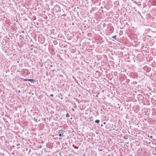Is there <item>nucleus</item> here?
<instances>
[{
    "mask_svg": "<svg viewBox=\"0 0 156 156\" xmlns=\"http://www.w3.org/2000/svg\"><path fill=\"white\" fill-rule=\"evenodd\" d=\"M28 81L32 83H34L35 82V81L34 80L32 79H28Z\"/></svg>",
    "mask_w": 156,
    "mask_h": 156,
    "instance_id": "nucleus-1",
    "label": "nucleus"
},
{
    "mask_svg": "<svg viewBox=\"0 0 156 156\" xmlns=\"http://www.w3.org/2000/svg\"><path fill=\"white\" fill-rule=\"evenodd\" d=\"M116 36H113L112 37V38L114 39H116Z\"/></svg>",
    "mask_w": 156,
    "mask_h": 156,
    "instance_id": "nucleus-2",
    "label": "nucleus"
},
{
    "mask_svg": "<svg viewBox=\"0 0 156 156\" xmlns=\"http://www.w3.org/2000/svg\"><path fill=\"white\" fill-rule=\"evenodd\" d=\"M123 138L125 139L126 140L128 139V136L127 135H126L124 136Z\"/></svg>",
    "mask_w": 156,
    "mask_h": 156,
    "instance_id": "nucleus-3",
    "label": "nucleus"
},
{
    "mask_svg": "<svg viewBox=\"0 0 156 156\" xmlns=\"http://www.w3.org/2000/svg\"><path fill=\"white\" fill-rule=\"evenodd\" d=\"M95 122L96 123H98L99 122V120L97 119L95 120Z\"/></svg>",
    "mask_w": 156,
    "mask_h": 156,
    "instance_id": "nucleus-4",
    "label": "nucleus"
},
{
    "mask_svg": "<svg viewBox=\"0 0 156 156\" xmlns=\"http://www.w3.org/2000/svg\"><path fill=\"white\" fill-rule=\"evenodd\" d=\"M66 116L67 117H69L70 116V115L68 113H67L66 115Z\"/></svg>",
    "mask_w": 156,
    "mask_h": 156,
    "instance_id": "nucleus-5",
    "label": "nucleus"
},
{
    "mask_svg": "<svg viewBox=\"0 0 156 156\" xmlns=\"http://www.w3.org/2000/svg\"><path fill=\"white\" fill-rule=\"evenodd\" d=\"M28 79H23V81H28Z\"/></svg>",
    "mask_w": 156,
    "mask_h": 156,
    "instance_id": "nucleus-6",
    "label": "nucleus"
},
{
    "mask_svg": "<svg viewBox=\"0 0 156 156\" xmlns=\"http://www.w3.org/2000/svg\"><path fill=\"white\" fill-rule=\"evenodd\" d=\"M57 8H58V10L60 9V7H57V6L55 7V9H56Z\"/></svg>",
    "mask_w": 156,
    "mask_h": 156,
    "instance_id": "nucleus-7",
    "label": "nucleus"
},
{
    "mask_svg": "<svg viewBox=\"0 0 156 156\" xmlns=\"http://www.w3.org/2000/svg\"><path fill=\"white\" fill-rule=\"evenodd\" d=\"M59 136H62V134L61 133H60L59 134Z\"/></svg>",
    "mask_w": 156,
    "mask_h": 156,
    "instance_id": "nucleus-8",
    "label": "nucleus"
},
{
    "mask_svg": "<svg viewBox=\"0 0 156 156\" xmlns=\"http://www.w3.org/2000/svg\"><path fill=\"white\" fill-rule=\"evenodd\" d=\"M50 96L51 97H53V94H51L50 95Z\"/></svg>",
    "mask_w": 156,
    "mask_h": 156,
    "instance_id": "nucleus-9",
    "label": "nucleus"
},
{
    "mask_svg": "<svg viewBox=\"0 0 156 156\" xmlns=\"http://www.w3.org/2000/svg\"><path fill=\"white\" fill-rule=\"evenodd\" d=\"M150 138H152V136H150Z\"/></svg>",
    "mask_w": 156,
    "mask_h": 156,
    "instance_id": "nucleus-10",
    "label": "nucleus"
},
{
    "mask_svg": "<svg viewBox=\"0 0 156 156\" xmlns=\"http://www.w3.org/2000/svg\"><path fill=\"white\" fill-rule=\"evenodd\" d=\"M72 110L73 111L74 110V109H72Z\"/></svg>",
    "mask_w": 156,
    "mask_h": 156,
    "instance_id": "nucleus-11",
    "label": "nucleus"
},
{
    "mask_svg": "<svg viewBox=\"0 0 156 156\" xmlns=\"http://www.w3.org/2000/svg\"><path fill=\"white\" fill-rule=\"evenodd\" d=\"M105 123H105V122H104V124H105Z\"/></svg>",
    "mask_w": 156,
    "mask_h": 156,
    "instance_id": "nucleus-12",
    "label": "nucleus"
},
{
    "mask_svg": "<svg viewBox=\"0 0 156 156\" xmlns=\"http://www.w3.org/2000/svg\"><path fill=\"white\" fill-rule=\"evenodd\" d=\"M19 145V144H17V145L18 146V145Z\"/></svg>",
    "mask_w": 156,
    "mask_h": 156,
    "instance_id": "nucleus-13",
    "label": "nucleus"
},
{
    "mask_svg": "<svg viewBox=\"0 0 156 156\" xmlns=\"http://www.w3.org/2000/svg\"><path fill=\"white\" fill-rule=\"evenodd\" d=\"M102 126V124H101V126Z\"/></svg>",
    "mask_w": 156,
    "mask_h": 156,
    "instance_id": "nucleus-14",
    "label": "nucleus"
},
{
    "mask_svg": "<svg viewBox=\"0 0 156 156\" xmlns=\"http://www.w3.org/2000/svg\"><path fill=\"white\" fill-rule=\"evenodd\" d=\"M154 5H156V4H154Z\"/></svg>",
    "mask_w": 156,
    "mask_h": 156,
    "instance_id": "nucleus-15",
    "label": "nucleus"
}]
</instances>
